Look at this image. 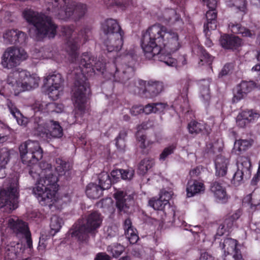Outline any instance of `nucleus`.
Instances as JSON below:
<instances>
[{"mask_svg":"<svg viewBox=\"0 0 260 260\" xmlns=\"http://www.w3.org/2000/svg\"><path fill=\"white\" fill-rule=\"evenodd\" d=\"M228 7L232 8L238 12L245 14L247 12L246 3L245 0H228L226 2Z\"/></svg>","mask_w":260,"mask_h":260,"instance_id":"58836bf2","label":"nucleus"},{"mask_svg":"<svg viewBox=\"0 0 260 260\" xmlns=\"http://www.w3.org/2000/svg\"><path fill=\"white\" fill-rule=\"evenodd\" d=\"M114 198L116 200V206L120 211L127 212L128 208V203L131 202L132 197L127 195L123 191H117L114 194Z\"/></svg>","mask_w":260,"mask_h":260,"instance_id":"b1692460","label":"nucleus"},{"mask_svg":"<svg viewBox=\"0 0 260 260\" xmlns=\"http://www.w3.org/2000/svg\"><path fill=\"white\" fill-rule=\"evenodd\" d=\"M102 220L103 218L98 212L91 213L87 218L86 224L79 226L72 233V236L81 241L85 240L88 233L93 232L101 226Z\"/></svg>","mask_w":260,"mask_h":260,"instance_id":"9b49d317","label":"nucleus"},{"mask_svg":"<svg viewBox=\"0 0 260 260\" xmlns=\"http://www.w3.org/2000/svg\"><path fill=\"white\" fill-rule=\"evenodd\" d=\"M143 112L146 114H149L151 113H155L154 104H149L143 107Z\"/></svg>","mask_w":260,"mask_h":260,"instance_id":"680f3d73","label":"nucleus"},{"mask_svg":"<svg viewBox=\"0 0 260 260\" xmlns=\"http://www.w3.org/2000/svg\"><path fill=\"white\" fill-rule=\"evenodd\" d=\"M111 182L110 176L107 172H103L99 175V185L104 190L108 189L110 187Z\"/></svg>","mask_w":260,"mask_h":260,"instance_id":"de8ad7c7","label":"nucleus"},{"mask_svg":"<svg viewBox=\"0 0 260 260\" xmlns=\"http://www.w3.org/2000/svg\"><path fill=\"white\" fill-rule=\"evenodd\" d=\"M205 190L204 184L197 180L189 181L186 187L187 196L192 197L193 196L203 192Z\"/></svg>","mask_w":260,"mask_h":260,"instance_id":"2f4dec72","label":"nucleus"},{"mask_svg":"<svg viewBox=\"0 0 260 260\" xmlns=\"http://www.w3.org/2000/svg\"><path fill=\"white\" fill-rule=\"evenodd\" d=\"M169 109V106L165 103H155L154 109L155 113H160L165 112Z\"/></svg>","mask_w":260,"mask_h":260,"instance_id":"13d9d810","label":"nucleus"},{"mask_svg":"<svg viewBox=\"0 0 260 260\" xmlns=\"http://www.w3.org/2000/svg\"><path fill=\"white\" fill-rule=\"evenodd\" d=\"M242 204L252 212L260 209V191H254L246 195L243 199Z\"/></svg>","mask_w":260,"mask_h":260,"instance_id":"aec40b11","label":"nucleus"},{"mask_svg":"<svg viewBox=\"0 0 260 260\" xmlns=\"http://www.w3.org/2000/svg\"><path fill=\"white\" fill-rule=\"evenodd\" d=\"M124 250V247L119 244L114 243L107 248V251L111 253L113 257H118L120 255Z\"/></svg>","mask_w":260,"mask_h":260,"instance_id":"09e8293b","label":"nucleus"},{"mask_svg":"<svg viewBox=\"0 0 260 260\" xmlns=\"http://www.w3.org/2000/svg\"><path fill=\"white\" fill-rule=\"evenodd\" d=\"M20 157L22 162L32 167L29 174L37 182L32 188V193L42 206H48L50 208L53 205L58 207L64 199H59L57 194L58 177L53 174L51 165L42 161L38 166V161L43 157V150L39 143L36 141L28 140L19 146Z\"/></svg>","mask_w":260,"mask_h":260,"instance_id":"f257e3e1","label":"nucleus"},{"mask_svg":"<svg viewBox=\"0 0 260 260\" xmlns=\"http://www.w3.org/2000/svg\"><path fill=\"white\" fill-rule=\"evenodd\" d=\"M18 175L7 178L0 190V209L10 213L18 207L19 197Z\"/></svg>","mask_w":260,"mask_h":260,"instance_id":"423d86ee","label":"nucleus"},{"mask_svg":"<svg viewBox=\"0 0 260 260\" xmlns=\"http://www.w3.org/2000/svg\"><path fill=\"white\" fill-rule=\"evenodd\" d=\"M69 164L64 162L60 158L56 159V166H55V172L56 174L59 176L64 175L68 176L70 174Z\"/></svg>","mask_w":260,"mask_h":260,"instance_id":"79ce46f5","label":"nucleus"},{"mask_svg":"<svg viewBox=\"0 0 260 260\" xmlns=\"http://www.w3.org/2000/svg\"><path fill=\"white\" fill-rule=\"evenodd\" d=\"M191 81L188 79H185L181 80V89L180 90V96L175 102L174 105L180 104V107L183 108L187 106V93L189 87L190 86Z\"/></svg>","mask_w":260,"mask_h":260,"instance_id":"a878e982","label":"nucleus"},{"mask_svg":"<svg viewBox=\"0 0 260 260\" xmlns=\"http://www.w3.org/2000/svg\"><path fill=\"white\" fill-rule=\"evenodd\" d=\"M36 122V134L45 140L49 142L53 139H59L63 136V129L58 121L53 120L44 121L39 119Z\"/></svg>","mask_w":260,"mask_h":260,"instance_id":"1a4fd4ad","label":"nucleus"},{"mask_svg":"<svg viewBox=\"0 0 260 260\" xmlns=\"http://www.w3.org/2000/svg\"><path fill=\"white\" fill-rule=\"evenodd\" d=\"M111 176L113 181H116L120 177L121 178V169L113 170L111 173Z\"/></svg>","mask_w":260,"mask_h":260,"instance_id":"e2e57ef3","label":"nucleus"},{"mask_svg":"<svg viewBox=\"0 0 260 260\" xmlns=\"http://www.w3.org/2000/svg\"><path fill=\"white\" fill-rule=\"evenodd\" d=\"M64 6L59 10V19L66 20L72 18L75 20L83 17L87 12V7L83 4H76L73 0H64Z\"/></svg>","mask_w":260,"mask_h":260,"instance_id":"f8f14e48","label":"nucleus"},{"mask_svg":"<svg viewBox=\"0 0 260 260\" xmlns=\"http://www.w3.org/2000/svg\"><path fill=\"white\" fill-rule=\"evenodd\" d=\"M259 114L252 111H245L239 114L237 117V124L243 127L250 122L254 121L259 118Z\"/></svg>","mask_w":260,"mask_h":260,"instance_id":"4be33fe9","label":"nucleus"},{"mask_svg":"<svg viewBox=\"0 0 260 260\" xmlns=\"http://www.w3.org/2000/svg\"><path fill=\"white\" fill-rule=\"evenodd\" d=\"M209 80H203L200 81V98L205 104H208L210 99Z\"/></svg>","mask_w":260,"mask_h":260,"instance_id":"e433bc0d","label":"nucleus"},{"mask_svg":"<svg viewBox=\"0 0 260 260\" xmlns=\"http://www.w3.org/2000/svg\"><path fill=\"white\" fill-rule=\"evenodd\" d=\"M27 52L22 48L9 47L1 57V64L4 68L13 69L19 66L28 58Z\"/></svg>","mask_w":260,"mask_h":260,"instance_id":"9d476101","label":"nucleus"},{"mask_svg":"<svg viewBox=\"0 0 260 260\" xmlns=\"http://www.w3.org/2000/svg\"><path fill=\"white\" fill-rule=\"evenodd\" d=\"M7 106L12 116L16 119L17 123L22 126H25L28 122V119L24 117L14 104L8 100Z\"/></svg>","mask_w":260,"mask_h":260,"instance_id":"7c9ffc66","label":"nucleus"},{"mask_svg":"<svg viewBox=\"0 0 260 260\" xmlns=\"http://www.w3.org/2000/svg\"><path fill=\"white\" fill-rule=\"evenodd\" d=\"M172 195L171 191L162 190L159 198H152L148 203L150 207L159 211L158 213L161 217L160 220L168 227L172 225L174 221V209L170 206L169 202Z\"/></svg>","mask_w":260,"mask_h":260,"instance_id":"6e6552de","label":"nucleus"},{"mask_svg":"<svg viewBox=\"0 0 260 260\" xmlns=\"http://www.w3.org/2000/svg\"><path fill=\"white\" fill-rule=\"evenodd\" d=\"M124 229L126 238L128 239L131 244L136 243L138 240L137 232L135 229L132 225V221L127 218L124 222Z\"/></svg>","mask_w":260,"mask_h":260,"instance_id":"72a5a7b5","label":"nucleus"},{"mask_svg":"<svg viewBox=\"0 0 260 260\" xmlns=\"http://www.w3.org/2000/svg\"><path fill=\"white\" fill-rule=\"evenodd\" d=\"M251 141L247 140H239L235 141L234 146V151L235 153L245 151L251 146Z\"/></svg>","mask_w":260,"mask_h":260,"instance_id":"49530a36","label":"nucleus"},{"mask_svg":"<svg viewBox=\"0 0 260 260\" xmlns=\"http://www.w3.org/2000/svg\"><path fill=\"white\" fill-rule=\"evenodd\" d=\"M0 231L3 235L12 232L18 237H24L26 240L25 246L29 251L32 248V242L27 224L18 217H5L0 215Z\"/></svg>","mask_w":260,"mask_h":260,"instance_id":"0eeeda50","label":"nucleus"},{"mask_svg":"<svg viewBox=\"0 0 260 260\" xmlns=\"http://www.w3.org/2000/svg\"><path fill=\"white\" fill-rule=\"evenodd\" d=\"M134 175V170L132 168L121 169V178L123 180H129Z\"/></svg>","mask_w":260,"mask_h":260,"instance_id":"4d7b16f0","label":"nucleus"},{"mask_svg":"<svg viewBox=\"0 0 260 260\" xmlns=\"http://www.w3.org/2000/svg\"><path fill=\"white\" fill-rule=\"evenodd\" d=\"M62 83L61 75L59 73H53L45 78L44 85L49 98L56 100L62 94Z\"/></svg>","mask_w":260,"mask_h":260,"instance_id":"4468645a","label":"nucleus"},{"mask_svg":"<svg viewBox=\"0 0 260 260\" xmlns=\"http://www.w3.org/2000/svg\"><path fill=\"white\" fill-rule=\"evenodd\" d=\"M244 175H245V173L238 169L232 179V183L236 186L240 185L242 182Z\"/></svg>","mask_w":260,"mask_h":260,"instance_id":"864d4df0","label":"nucleus"},{"mask_svg":"<svg viewBox=\"0 0 260 260\" xmlns=\"http://www.w3.org/2000/svg\"><path fill=\"white\" fill-rule=\"evenodd\" d=\"M94 58L90 57L88 53H85L81 56L79 64L81 74L75 72L77 74V80L73 89L72 101L75 107V117L82 115L86 107L87 95L90 93L89 83L86 81L89 73L98 71H103L108 66L101 62L92 64Z\"/></svg>","mask_w":260,"mask_h":260,"instance_id":"7ed1b4c3","label":"nucleus"},{"mask_svg":"<svg viewBox=\"0 0 260 260\" xmlns=\"http://www.w3.org/2000/svg\"><path fill=\"white\" fill-rule=\"evenodd\" d=\"M94 260H110V257L105 253H99Z\"/></svg>","mask_w":260,"mask_h":260,"instance_id":"774afa93","label":"nucleus"},{"mask_svg":"<svg viewBox=\"0 0 260 260\" xmlns=\"http://www.w3.org/2000/svg\"><path fill=\"white\" fill-rule=\"evenodd\" d=\"M63 224L62 219L57 216H53L51 219L50 228L51 232H54L53 234L58 232Z\"/></svg>","mask_w":260,"mask_h":260,"instance_id":"8fccbe9b","label":"nucleus"},{"mask_svg":"<svg viewBox=\"0 0 260 260\" xmlns=\"http://www.w3.org/2000/svg\"><path fill=\"white\" fill-rule=\"evenodd\" d=\"M233 69V64L231 63H228L225 64L222 68L220 75L224 76L227 75Z\"/></svg>","mask_w":260,"mask_h":260,"instance_id":"338daca9","label":"nucleus"},{"mask_svg":"<svg viewBox=\"0 0 260 260\" xmlns=\"http://www.w3.org/2000/svg\"><path fill=\"white\" fill-rule=\"evenodd\" d=\"M189 133L191 134H197L200 133H208L210 128L204 122H197L191 121L187 126Z\"/></svg>","mask_w":260,"mask_h":260,"instance_id":"473e14b6","label":"nucleus"},{"mask_svg":"<svg viewBox=\"0 0 260 260\" xmlns=\"http://www.w3.org/2000/svg\"><path fill=\"white\" fill-rule=\"evenodd\" d=\"M237 168L245 173V175H250L251 164L250 158L246 156H240L237 161Z\"/></svg>","mask_w":260,"mask_h":260,"instance_id":"a19ab883","label":"nucleus"},{"mask_svg":"<svg viewBox=\"0 0 260 260\" xmlns=\"http://www.w3.org/2000/svg\"><path fill=\"white\" fill-rule=\"evenodd\" d=\"M138 132L136 134L137 139L138 141L140 143V146L142 148H145L147 145L145 144L146 137L143 134H141L140 131L141 129L146 128L145 127V124H142L138 127Z\"/></svg>","mask_w":260,"mask_h":260,"instance_id":"603ef678","label":"nucleus"},{"mask_svg":"<svg viewBox=\"0 0 260 260\" xmlns=\"http://www.w3.org/2000/svg\"><path fill=\"white\" fill-rule=\"evenodd\" d=\"M232 228L233 222H230L229 219H225L223 222L219 225L214 239L213 240L210 239L209 240L211 241V242H212L213 240L218 238V236H221L226 232H229Z\"/></svg>","mask_w":260,"mask_h":260,"instance_id":"37998d69","label":"nucleus"},{"mask_svg":"<svg viewBox=\"0 0 260 260\" xmlns=\"http://www.w3.org/2000/svg\"><path fill=\"white\" fill-rule=\"evenodd\" d=\"M34 108L37 111L41 112H53L60 113L63 111V106L62 104L56 105L55 103H51L46 104L45 102L36 103L34 106Z\"/></svg>","mask_w":260,"mask_h":260,"instance_id":"cd10ccee","label":"nucleus"},{"mask_svg":"<svg viewBox=\"0 0 260 260\" xmlns=\"http://www.w3.org/2000/svg\"><path fill=\"white\" fill-rule=\"evenodd\" d=\"M123 32H117L108 36L105 42V45L109 52L118 51L123 45Z\"/></svg>","mask_w":260,"mask_h":260,"instance_id":"6ab92c4d","label":"nucleus"},{"mask_svg":"<svg viewBox=\"0 0 260 260\" xmlns=\"http://www.w3.org/2000/svg\"><path fill=\"white\" fill-rule=\"evenodd\" d=\"M176 146L174 144L166 147L160 154L159 159L160 160H164L168 155L173 152Z\"/></svg>","mask_w":260,"mask_h":260,"instance_id":"6e6d98bb","label":"nucleus"},{"mask_svg":"<svg viewBox=\"0 0 260 260\" xmlns=\"http://www.w3.org/2000/svg\"><path fill=\"white\" fill-rule=\"evenodd\" d=\"M123 76L122 78L120 79L119 81L125 83V78L128 79L133 76V69L132 68L128 67L127 69V71L123 72Z\"/></svg>","mask_w":260,"mask_h":260,"instance_id":"052dcab7","label":"nucleus"},{"mask_svg":"<svg viewBox=\"0 0 260 260\" xmlns=\"http://www.w3.org/2000/svg\"><path fill=\"white\" fill-rule=\"evenodd\" d=\"M140 90L139 93H143L147 98H152L157 95L163 89V83L160 81L150 80L145 81L138 80L137 83Z\"/></svg>","mask_w":260,"mask_h":260,"instance_id":"2eb2a0df","label":"nucleus"},{"mask_svg":"<svg viewBox=\"0 0 260 260\" xmlns=\"http://www.w3.org/2000/svg\"><path fill=\"white\" fill-rule=\"evenodd\" d=\"M198 49L200 58L199 65L203 66L205 64L210 65L213 61V57L207 53L202 47H199Z\"/></svg>","mask_w":260,"mask_h":260,"instance_id":"a18cd8bd","label":"nucleus"},{"mask_svg":"<svg viewBox=\"0 0 260 260\" xmlns=\"http://www.w3.org/2000/svg\"><path fill=\"white\" fill-rule=\"evenodd\" d=\"M10 152L6 148L0 150V178L5 177V166L9 161Z\"/></svg>","mask_w":260,"mask_h":260,"instance_id":"ea45409f","label":"nucleus"},{"mask_svg":"<svg viewBox=\"0 0 260 260\" xmlns=\"http://www.w3.org/2000/svg\"><path fill=\"white\" fill-rule=\"evenodd\" d=\"M154 164V160L150 158H145L142 160L138 165V172L141 175L145 174Z\"/></svg>","mask_w":260,"mask_h":260,"instance_id":"c03bdc74","label":"nucleus"},{"mask_svg":"<svg viewBox=\"0 0 260 260\" xmlns=\"http://www.w3.org/2000/svg\"><path fill=\"white\" fill-rule=\"evenodd\" d=\"M39 77L36 74L25 70L18 69L9 74L7 83L11 85L15 95L25 91L30 90L38 87Z\"/></svg>","mask_w":260,"mask_h":260,"instance_id":"39448f33","label":"nucleus"},{"mask_svg":"<svg viewBox=\"0 0 260 260\" xmlns=\"http://www.w3.org/2000/svg\"><path fill=\"white\" fill-rule=\"evenodd\" d=\"M217 12L214 9H209L206 13L207 23L204 24V31L207 34L210 29L214 30L216 28Z\"/></svg>","mask_w":260,"mask_h":260,"instance_id":"c9c22d12","label":"nucleus"},{"mask_svg":"<svg viewBox=\"0 0 260 260\" xmlns=\"http://www.w3.org/2000/svg\"><path fill=\"white\" fill-rule=\"evenodd\" d=\"M102 29L106 35L108 36L122 32L117 20L111 18L104 21L102 24Z\"/></svg>","mask_w":260,"mask_h":260,"instance_id":"c85d7f7f","label":"nucleus"},{"mask_svg":"<svg viewBox=\"0 0 260 260\" xmlns=\"http://www.w3.org/2000/svg\"><path fill=\"white\" fill-rule=\"evenodd\" d=\"M223 250L224 260H244L239 251L237 241L232 238H226L220 245Z\"/></svg>","mask_w":260,"mask_h":260,"instance_id":"dca6fc26","label":"nucleus"},{"mask_svg":"<svg viewBox=\"0 0 260 260\" xmlns=\"http://www.w3.org/2000/svg\"><path fill=\"white\" fill-rule=\"evenodd\" d=\"M20 244L15 242H11L6 246H2L1 252L4 255L6 260H11L16 254L19 252Z\"/></svg>","mask_w":260,"mask_h":260,"instance_id":"c756f323","label":"nucleus"},{"mask_svg":"<svg viewBox=\"0 0 260 260\" xmlns=\"http://www.w3.org/2000/svg\"><path fill=\"white\" fill-rule=\"evenodd\" d=\"M209 9L216 8L217 5V0H203Z\"/></svg>","mask_w":260,"mask_h":260,"instance_id":"69168bd1","label":"nucleus"},{"mask_svg":"<svg viewBox=\"0 0 260 260\" xmlns=\"http://www.w3.org/2000/svg\"><path fill=\"white\" fill-rule=\"evenodd\" d=\"M46 53H48V52H45L43 49H39L35 48L32 51V57L35 59H45L50 58L51 56L49 55H46Z\"/></svg>","mask_w":260,"mask_h":260,"instance_id":"5fc2aeb1","label":"nucleus"},{"mask_svg":"<svg viewBox=\"0 0 260 260\" xmlns=\"http://www.w3.org/2000/svg\"><path fill=\"white\" fill-rule=\"evenodd\" d=\"M256 85V82L254 83L252 81H242L237 87L236 92L234 94L232 100L233 102L237 103L244 98L254 87L257 88Z\"/></svg>","mask_w":260,"mask_h":260,"instance_id":"a211bd4d","label":"nucleus"},{"mask_svg":"<svg viewBox=\"0 0 260 260\" xmlns=\"http://www.w3.org/2000/svg\"><path fill=\"white\" fill-rule=\"evenodd\" d=\"M22 15L26 21L32 25L29 30L31 37L40 39L45 36L49 38L55 36L56 27L49 17L28 8L23 11Z\"/></svg>","mask_w":260,"mask_h":260,"instance_id":"20e7f679","label":"nucleus"},{"mask_svg":"<svg viewBox=\"0 0 260 260\" xmlns=\"http://www.w3.org/2000/svg\"><path fill=\"white\" fill-rule=\"evenodd\" d=\"M179 29L168 30L167 28L159 24H154L148 28L143 34L141 46L146 57L152 58L155 55H159V59L166 65L176 67L178 63L184 65L186 59L182 56L177 61L173 58L172 53L179 50L182 45L179 38Z\"/></svg>","mask_w":260,"mask_h":260,"instance_id":"f03ea898","label":"nucleus"},{"mask_svg":"<svg viewBox=\"0 0 260 260\" xmlns=\"http://www.w3.org/2000/svg\"><path fill=\"white\" fill-rule=\"evenodd\" d=\"M241 212L240 210H238L233 213L232 215H229L226 219H229L230 222H233V226L234 222L237 220L241 216Z\"/></svg>","mask_w":260,"mask_h":260,"instance_id":"bf43d9fd","label":"nucleus"},{"mask_svg":"<svg viewBox=\"0 0 260 260\" xmlns=\"http://www.w3.org/2000/svg\"><path fill=\"white\" fill-rule=\"evenodd\" d=\"M221 46L225 49H236L241 46L242 40L238 37L223 35L220 40Z\"/></svg>","mask_w":260,"mask_h":260,"instance_id":"bb28decb","label":"nucleus"},{"mask_svg":"<svg viewBox=\"0 0 260 260\" xmlns=\"http://www.w3.org/2000/svg\"><path fill=\"white\" fill-rule=\"evenodd\" d=\"M211 190L217 202L224 203L228 201V196L225 188L220 183L214 182L211 187Z\"/></svg>","mask_w":260,"mask_h":260,"instance_id":"393cba45","label":"nucleus"},{"mask_svg":"<svg viewBox=\"0 0 260 260\" xmlns=\"http://www.w3.org/2000/svg\"><path fill=\"white\" fill-rule=\"evenodd\" d=\"M156 16L158 20L168 23L170 25L173 26V28L177 29V27L181 28L183 26V22L180 18L179 14L174 9H166L163 12L156 13Z\"/></svg>","mask_w":260,"mask_h":260,"instance_id":"f3484780","label":"nucleus"},{"mask_svg":"<svg viewBox=\"0 0 260 260\" xmlns=\"http://www.w3.org/2000/svg\"><path fill=\"white\" fill-rule=\"evenodd\" d=\"M223 147V143L221 140H218L214 143H209L207 145V149L208 152H213L214 153L216 151L220 152L222 150Z\"/></svg>","mask_w":260,"mask_h":260,"instance_id":"3c124183","label":"nucleus"},{"mask_svg":"<svg viewBox=\"0 0 260 260\" xmlns=\"http://www.w3.org/2000/svg\"><path fill=\"white\" fill-rule=\"evenodd\" d=\"M214 165L215 175L219 177H223L227 173L230 160L221 155H218L215 159Z\"/></svg>","mask_w":260,"mask_h":260,"instance_id":"5701e85b","label":"nucleus"},{"mask_svg":"<svg viewBox=\"0 0 260 260\" xmlns=\"http://www.w3.org/2000/svg\"><path fill=\"white\" fill-rule=\"evenodd\" d=\"M26 38L25 34L18 29L7 30L3 35L4 41L9 44L22 43L25 41Z\"/></svg>","mask_w":260,"mask_h":260,"instance_id":"412c9836","label":"nucleus"},{"mask_svg":"<svg viewBox=\"0 0 260 260\" xmlns=\"http://www.w3.org/2000/svg\"><path fill=\"white\" fill-rule=\"evenodd\" d=\"M104 190L100 185L90 183L86 187V194L89 198L96 199L102 195Z\"/></svg>","mask_w":260,"mask_h":260,"instance_id":"4c0bfd02","label":"nucleus"},{"mask_svg":"<svg viewBox=\"0 0 260 260\" xmlns=\"http://www.w3.org/2000/svg\"><path fill=\"white\" fill-rule=\"evenodd\" d=\"M143 112V107L141 105L133 106L131 109L132 115H137Z\"/></svg>","mask_w":260,"mask_h":260,"instance_id":"0e129e2a","label":"nucleus"},{"mask_svg":"<svg viewBox=\"0 0 260 260\" xmlns=\"http://www.w3.org/2000/svg\"><path fill=\"white\" fill-rule=\"evenodd\" d=\"M229 27L234 34H240L243 37L252 38L255 36V33L248 29L242 26L239 23L230 22Z\"/></svg>","mask_w":260,"mask_h":260,"instance_id":"f704fd0d","label":"nucleus"},{"mask_svg":"<svg viewBox=\"0 0 260 260\" xmlns=\"http://www.w3.org/2000/svg\"><path fill=\"white\" fill-rule=\"evenodd\" d=\"M62 32L68 39V52L69 55L71 58L72 61H76V57L77 56V49L80 44L84 43L87 39L86 38L85 30L82 31L76 39L75 34L73 33V28L71 26L63 27Z\"/></svg>","mask_w":260,"mask_h":260,"instance_id":"ddd939ff","label":"nucleus"}]
</instances>
